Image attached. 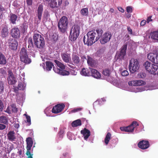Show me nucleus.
Returning <instances> with one entry per match:
<instances>
[{
	"label": "nucleus",
	"mask_w": 158,
	"mask_h": 158,
	"mask_svg": "<svg viewBox=\"0 0 158 158\" xmlns=\"http://www.w3.org/2000/svg\"><path fill=\"white\" fill-rule=\"evenodd\" d=\"M145 82L142 80L133 81H129L128 85L131 86L130 87V91L135 93L141 92L143 91L147 90L144 87H138L137 86H141L145 84Z\"/></svg>",
	"instance_id": "f257e3e1"
},
{
	"label": "nucleus",
	"mask_w": 158,
	"mask_h": 158,
	"mask_svg": "<svg viewBox=\"0 0 158 158\" xmlns=\"http://www.w3.org/2000/svg\"><path fill=\"white\" fill-rule=\"evenodd\" d=\"M97 34L95 31H91L87 33L86 37L84 36L83 39L84 42L87 46H91L97 41L96 39Z\"/></svg>",
	"instance_id": "f03ea898"
},
{
	"label": "nucleus",
	"mask_w": 158,
	"mask_h": 158,
	"mask_svg": "<svg viewBox=\"0 0 158 158\" xmlns=\"http://www.w3.org/2000/svg\"><path fill=\"white\" fill-rule=\"evenodd\" d=\"M34 44L38 48L41 49L45 46V40L43 36L40 35L35 33L33 36Z\"/></svg>",
	"instance_id": "7ed1b4c3"
},
{
	"label": "nucleus",
	"mask_w": 158,
	"mask_h": 158,
	"mask_svg": "<svg viewBox=\"0 0 158 158\" xmlns=\"http://www.w3.org/2000/svg\"><path fill=\"white\" fill-rule=\"evenodd\" d=\"M80 27L78 25H74L71 28L70 32L69 39L71 41L76 40L79 35Z\"/></svg>",
	"instance_id": "20e7f679"
},
{
	"label": "nucleus",
	"mask_w": 158,
	"mask_h": 158,
	"mask_svg": "<svg viewBox=\"0 0 158 158\" xmlns=\"http://www.w3.org/2000/svg\"><path fill=\"white\" fill-rule=\"evenodd\" d=\"M69 21L68 18L64 16L59 20L58 26L60 30L62 32H65L68 26Z\"/></svg>",
	"instance_id": "39448f33"
},
{
	"label": "nucleus",
	"mask_w": 158,
	"mask_h": 158,
	"mask_svg": "<svg viewBox=\"0 0 158 158\" xmlns=\"http://www.w3.org/2000/svg\"><path fill=\"white\" fill-rule=\"evenodd\" d=\"M21 61L26 64H29L31 62V60L28 57L26 49L24 48H22L19 55Z\"/></svg>",
	"instance_id": "423d86ee"
},
{
	"label": "nucleus",
	"mask_w": 158,
	"mask_h": 158,
	"mask_svg": "<svg viewBox=\"0 0 158 158\" xmlns=\"http://www.w3.org/2000/svg\"><path fill=\"white\" fill-rule=\"evenodd\" d=\"M139 64L138 61L136 59L132 58L130 61L129 68L130 72L133 73L139 69Z\"/></svg>",
	"instance_id": "0eeeda50"
},
{
	"label": "nucleus",
	"mask_w": 158,
	"mask_h": 158,
	"mask_svg": "<svg viewBox=\"0 0 158 158\" xmlns=\"http://www.w3.org/2000/svg\"><path fill=\"white\" fill-rule=\"evenodd\" d=\"M139 124L136 122L133 121L130 125L127 127H121L120 129L122 131L132 132L135 128Z\"/></svg>",
	"instance_id": "6e6552de"
},
{
	"label": "nucleus",
	"mask_w": 158,
	"mask_h": 158,
	"mask_svg": "<svg viewBox=\"0 0 158 158\" xmlns=\"http://www.w3.org/2000/svg\"><path fill=\"white\" fill-rule=\"evenodd\" d=\"M112 36L111 33L109 31H107L103 34L100 39V43L102 44H105L108 42L110 40Z\"/></svg>",
	"instance_id": "1a4fd4ad"
},
{
	"label": "nucleus",
	"mask_w": 158,
	"mask_h": 158,
	"mask_svg": "<svg viewBox=\"0 0 158 158\" xmlns=\"http://www.w3.org/2000/svg\"><path fill=\"white\" fill-rule=\"evenodd\" d=\"M127 49V45H124L121 48L119 52L117 53L116 56L117 59L120 60L124 59L126 55V50Z\"/></svg>",
	"instance_id": "9d476101"
},
{
	"label": "nucleus",
	"mask_w": 158,
	"mask_h": 158,
	"mask_svg": "<svg viewBox=\"0 0 158 158\" xmlns=\"http://www.w3.org/2000/svg\"><path fill=\"white\" fill-rule=\"evenodd\" d=\"M8 43L10 48L12 50H15L17 49L18 43L15 38H10L8 40Z\"/></svg>",
	"instance_id": "9b49d317"
},
{
	"label": "nucleus",
	"mask_w": 158,
	"mask_h": 158,
	"mask_svg": "<svg viewBox=\"0 0 158 158\" xmlns=\"http://www.w3.org/2000/svg\"><path fill=\"white\" fill-rule=\"evenodd\" d=\"M10 35L13 38L18 39L20 36V31L18 27H14L11 30Z\"/></svg>",
	"instance_id": "f8f14e48"
},
{
	"label": "nucleus",
	"mask_w": 158,
	"mask_h": 158,
	"mask_svg": "<svg viewBox=\"0 0 158 158\" xmlns=\"http://www.w3.org/2000/svg\"><path fill=\"white\" fill-rule=\"evenodd\" d=\"M7 80L9 83L11 85L14 84L17 82L16 78L14 77L13 73L11 70L8 71Z\"/></svg>",
	"instance_id": "ddd939ff"
},
{
	"label": "nucleus",
	"mask_w": 158,
	"mask_h": 158,
	"mask_svg": "<svg viewBox=\"0 0 158 158\" xmlns=\"http://www.w3.org/2000/svg\"><path fill=\"white\" fill-rule=\"evenodd\" d=\"M148 60L156 64H158V54L151 53L148 55Z\"/></svg>",
	"instance_id": "4468645a"
},
{
	"label": "nucleus",
	"mask_w": 158,
	"mask_h": 158,
	"mask_svg": "<svg viewBox=\"0 0 158 158\" xmlns=\"http://www.w3.org/2000/svg\"><path fill=\"white\" fill-rule=\"evenodd\" d=\"M65 106L64 104H59L54 106L52 111V113L57 114L60 112L64 109Z\"/></svg>",
	"instance_id": "2eb2a0df"
},
{
	"label": "nucleus",
	"mask_w": 158,
	"mask_h": 158,
	"mask_svg": "<svg viewBox=\"0 0 158 158\" xmlns=\"http://www.w3.org/2000/svg\"><path fill=\"white\" fill-rule=\"evenodd\" d=\"M27 143V151L26 153V154L28 155L30 153V150L32 146L33 142L32 140V139L31 137H28L27 138L26 140Z\"/></svg>",
	"instance_id": "dca6fc26"
},
{
	"label": "nucleus",
	"mask_w": 158,
	"mask_h": 158,
	"mask_svg": "<svg viewBox=\"0 0 158 158\" xmlns=\"http://www.w3.org/2000/svg\"><path fill=\"white\" fill-rule=\"evenodd\" d=\"M138 147L143 149H145L148 148L149 146V143L148 141L144 140L140 141L138 144Z\"/></svg>",
	"instance_id": "f3484780"
},
{
	"label": "nucleus",
	"mask_w": 158,
	"mask_h": 158,
	"mask_svg": "<svg viewBox=\"0 0 158 158\" xmlns=\"http://www.w3.org/2000/svg\"><path fill=\"white\" fill-rule=\"evenodd\" d=\"M53 69L55 73L61 75H68L69 74V72L67 71L63 70L55 67L53 68Z\"/></svg>",
	"instance_id": "a211bd4d"
},
{
	"label": "nucleus",
	"mask_w": 158,
	"mask_h": 158,
	"mask_svg": "<svg viewBox=\"0 0 158 158\" xmlns=\"http://www.w3.org/2000/svg\"><path fill=\"white\" fill-rule=\"evenodd\" d=\"M150 73L152 74L156 75L158 74V65L153 64V66H152L149 70L148 71Z\"/></svg>",
	"instance_id": "6ab92c4d"
},
{
	"label": "nucleus",
	"mask_w": 158,
	"mask_h": 158,
	"mask_svg": "<svg viewBox=\"0 0 158 158\" xmlns=\"http://www.w3.org/2000/svg\"><path fill=\"white\" fill-rule=\"evenodd\" d=\"M17 109L15 105L14 104H12L7 108L6 112L9 114H10L12 112L15 113L17 112Z\"/></svg>",
	"instance_id": "aec40b11"
},
{
	"label": "nucleus",
	"mask_w": 158,
	"mask_h": 158,
	"mask_svg": "<svg viewBox=\"0 0 158 158\" xmlns=\"http://www.w3.org/2000/svg\"><path fill=\"white\" fill-rule=\"evenodd\" d=\"M1 33L3 37L5 38L7 36L9 33L8 27L6 25H2Z\"/></svg>",
	"instance_id": "412c9836"
},
{
	"label": "nucleus",
	"mask_w": 158,
	"mask_h": 158,
	"mask_svg": "<svg viewBox=\"0 0 158 158\" xmlns=\"http://www.w3.org/2000/svg\"><path fill=\"white\" fill-rule=\"evenodd\" d=\"M26 86V85L25 84L22 83V82H19L18 87H15L13 89L14 91L16 93H17L18 90H24L25 89Z\"/></svg>",
	"instance_id": "4be33fe9"
},
{
	"label": "nucleus",
	"mask_w": 158,
	"mask_h": 158,
	"mask_svg": "<svg viewBox=\"0 0 158 158\" xmlns=\"http://www.w3.org/2000/svg\"><path fill=\"white\" fill-rule=\"evenodd\" d=\"M90 71L91 73L92 76L97 79L101 77L100 73L97 70L92 68H90Z\"/></svg>",
	"instance_id": "5701e85b"
},
{
	"label": "nucleus",
	"mask_w": 158,
	"mask_h": 158,
	"mask_svg": "<svg viewBox=\"0 0 158 158\" xmlns=\"http://www.w3.org/2000/svg\"><path fill=\"white\" fill-rule=\"evenodd\" d=\"M43 10V6L41 4L40 5L37 10V14L36 15L40 21L41 19Z\"/></svg>",
	"instance_id": "b1692460"
},
{
	"label": "nucleus",
	"mask_w": 158,
	"mask_h": 158,
	"mask_svg": "<svg viewBox=\"0 0 158 158\" xmlns=\"http://www.w3.org/2000/svg\"><path fill=\"white\" fill-rule=\"evenodd\" d=\"M72 58V61L74 64L77 65L80 63V60L78 55L73 54Z\"/></svg>",
	"instance_id": "393cba45"
},
{
	"label": "nucleus",
	"mask_w": 158,
	"mask_h": 158,
	"mask_svg": "<svg viewBox=\"0 0 158 158\" xmlns=\"http://www.w3.org/2000/svg\"><path fill=\"white\" fill-rule=\"evenodd\" d=\"M61 56L63 61L66 63H68L71 60L70 55L67 53H63L61 54Z\"/></svg>",
	"instance_id": "a878e982"
},
{
	"label": "nucleus",
	"mask_w": 158,
	"mask_h": 158,
	"mask_svg": "<svg viewBox=\"0 0 158 158\" xmlns=\"http://www.w3.org/2000/svg\"><path fill=\"white\" fill-rule=\"evenodd\" d=\"M81 132L83 135L85 140H87L90 135V131L85 128L81 130Z\"/></svg>",
	"instance_id": "bb28decb"
},
{
	"label": "nucleus",
	"mask_w": 158,
	"mask_h": 158,
	"mask_svg": "<svg viewBox=\"0 0 158 158\" xmlns=\"http://www.w3.org/2000/svg\"><path fill=\"white\" fill-rule=\"evenodd\" d=\"M8 139L11 141H14L16 139L15 133L14 131H9L7 134Z\"/></svg>",
	"instance_id": "cd10ccee"
},
{
	"label": "nucleus",
	"mask_w": 158,
	"mask_h": 158,
	"mask_svg": "<svg viewBox=\"0 0 158 158\" xmlns=\"http://www.w3.org/2000/svg\"><path fill=\"white\" fill-rule=\"evenodd\" d=\"M90 69L83 68L80 72V73L81 75L84 76H88L90 75Z\"/></svg>",
	"instance_id": "c85d7f7f"
},
{
	"label": "nucleus",
	"mask_w": 158,
	"mask_h": 158,
	"mask_svg": "<svg viewBox=\"0 0 158 158\" xmlns=\"http://www.w3.org/2000/svg\"><path fill=\"white\" fill-rule=\"evenodd\" d=\"M18 16L15 15L11 14L10 15V21L13 24L16 23V21L17 20Z\"/></svg>",
	"instance_id": "c756f323"
},
{
	"label": "nucleus",
	"mask_w": 158,
	"mask_h": 158,
	"mask_svg": "<svg viewBox=\"0 0 158 158\" xmlns=\"http://www.w3.org/2000/svg\"><path fill=\"white\" fill-rule=\"evenodd\" d=\"M54 62L56 64L57 67L61 69L64 70L65 69V66L62 63L56 60H55Z\"/></svg>",
	"instance_id": "7c9ffc66"
},
{
	"label": "nucleus",
	"mask_w": 158,
	"mask_h": 158,
	"mask_svg": "<svg viewBox=\"0 0 158 158\" xmlns=\"http://www.w3.org/2000/svg\"><path fill=\"white\" fill-rule=\"evenodd\" d=\"M6 63V61L5 56L0 52V64L4 65Z\"/></svg>",
	"instance_id": "2f4dec72"
},
{
	"label": "nucleus",
	"mask_w": 158,
	"mask_h": 158,
	"mask_svg": "<svg viewBox=\"0 0 158 158\" xmlns=\"http://www.w3.org/2000/svg\"><path fill=\"white\" fill-rule=\"evenodd\" d=\"M151 38L156 41H158V31L153 32L151 34Z\"/></svg>",
	"instance_id": "473e14b6"
},
{
	"label": "nucleus",
	"mask_w": 158,
	"mask_h": 158,
	"mask_svg": "<svg viewBox=\"0 0 158 158\" xmlns=\"http://www.w3.org/2000/svg\"><path fill=\"white\" fill-rule=\"evenodd\" d=\"M153 64L151 63V62L148 61H146L143 64V66L148 71L149 70L150 68L152 67V66L153 65Z\"/></svg>",
	"instance_id": "72a5a7b5"
},
{
	"label": "nucleus",
	"mask_w": 158,
	"mask_h": 158,
	"mask_svg": "<svg viewBox=\"0 0 158 158\" xmlns=\"http://www.w3.org/2000/svg\"><path fill=\"white\" fill-rule=\"evenodd\" d=\"M96 31L98 34V36L96 37V39L97 40H98L102 35L103 31L101 29H96Z\"/></svg>",
	"instance_id": "f704fd0d"
},
{
	"label": "nucleus",
	"mask_w": 158,
	"mask_h": 158,
	"mask_svg": "<svg viewBox=\"0 0 158 158\" xmlns=\"http://www.w3.org/2000/svg\"><path fill=\"white\" fill-rule=\"evenodd\" d=\"M81 121L80 119H77L73 121L72 123V126L73 127H76L81 125Z\"/></svg>",
	"instance_id": "c9c22d12"
},
{
	"label": "nucleus",
	"mask_w": 158,
	"mask_h": 158,
	"mask_svg": "<svg viewBox=\"0 0 158 158\" xmlns=\"http://www.w3.org/2000/svg\"><path fill=\"white\" fill-rule=\"evenodd\" d=\"M87 60V63L89 66L91 67H93L94 66V60L91 57L88 56Z\"/></svg>",
	"instance_id": "e433bc0d"
},
{
	"label": "nucleus",
	"mask_w": 158,
	"mask_h": 158,
	"mask_svg": "<svg viewBox=\"0 0 158 158\" xmlns=\"http://www.w3.org/2000/svg\"><path fill=\"white\" fill-rule=\"evenodd\" d=\"M111 136V135L110 133H108L107 134L104 140L105 143L106 145H107L108 144L110 139Z\"/></svg>",
	"instance_id": "4c0bfd02"
},
{
	"label": "nucleus",
	"mask_w": 158,
	"mask_h": 158,
	"mask_svg": "<svg viewBox=\"0 0 158 158\" xmlns=\"http://www.w3.org/2000/svg\"><path fill=\"white\" fill-rule=\"evenodd\" d=\"M46 69L48 71H50L52 69L53 64L52 63L49 61H47L46 62Z\"/></svg>",
	"instance_id": "58836bf2"
},
{
	"label": "nucleus",
	"mask_w": 158,
	"mask_h": 158,
	"mask_svg": "<svg viewBox=\"0 0 158 158\" xmlns=\"http://www.w3.org/2000/svg\"><path fill=\"white\" fill-rule=\"evenodd\" d=\"M56 0H51V2L49 3L50 6L52 8H54L57 7V3L56 2Z\"/></svg>",
	"instance_id": "ea45409f"
},
{
	"label": "nucleus",
	"mask_w": 158,
	"mask_h": 158,
	"mask_svg": "<svg viewBox=\"0 0 158 158\" xmlns=\"http://www.w3.org/2000/svg\"><path fill=\"white\" fill-rule=\"evenodd\" d=\"M0 122L5 124H6L8 122V120L7 118L3 116H2L0 117Z\"/></svg>",
	"instance_id": "a19ab883"
},
{
	"label": "nucleus",
	"mask_w": 158,
	"mask_h": 158,
	"mask_svg": "<svg viewBox=\"0 0 158 158\" xmlns=\"http://www.w3.org/2000/svg\"><path fill=\"white\" fill-rule=\"evenodd\" d=\"M81 14L83 15L86 16L88 14V10L87 8H84L81 10Z\"/></svg>",
	"instance_id": "79ce46f5"
},
{
	"label": "nucleus",
	"mask_w": 158,
	"mask_h": 158,
	"mask_svg": "<svg viewBox=\"0 0 158 158\" xmlns=\"http://www.w3.org/2000/svg\"><path fill=\"white\" fill-rule=\"evenodd\" d=\"M6 69L4 67L0 69V74L4 76L6 74Z\"/></svg>",
	"instance_id": "37998d69"
},
{
	"label": "nucleus",
	"mask_w": 158,
	"mask_h": 158,
	"mask_svg": "<svg viewBox=\"0 0 158 158\" xmlns=\"http://www.w3.org/2000/svg\"><path fill=\"white\" fill-rule=\"evenodd\" d=\"M28 42L29 44L28 47L29 48L33 47V44L31 38L30 37L28 38Z\"/></svg>",
	"instance_id": "c03bdc74"
},
{
	"label": "nucleus",
	"mask_w": 158,
	"mask_h": 158,
	"mask_svg": "<svg viewBox=\"0 0 158 158\" xmlns=\"http://www.w3.org/2000/svg\"><path fill=\"white\" fill-rule=\"evenodd\" d=\"M24 115L25 116L27 119V122L28 123V125L31 124V121L30 117L27 115L26 114H24Z\"/></svg>",
	"instance_id": "a18cd8bd"
},
{
	"label": "nucleus",
	"mask_w": 158,
	"mask_h": 158,
	"mask_svg": "<svg viewBox=\"0 0 158 158\" xmlns=\"http://www.w3.org/2000/svg\"><path fill=\"white\" fill-rule=\"evenodd\" d=\"M82 108H74L73 109L71 110V111L70 112L69 114L75 113L76 112L80 111L82 110Z\"/></svg>",
	"instance_id": "49530a36"
},
{
	"label": "nucleus",
	"mask_w": 158,
	"mask_h": 158,
	"mask_svg": "<svg viewBox=\"0 0 158 158\" xmlns=\"http://www.w3.org/2000/svg\"><path fill=\"white\" fill-rule=\"evenodd\" d=\"M110 71L108 69H105L103 71V74L105 76H109L110 74Z\"/></svg>",
	"instance_id": "de8ad7c7"
},
{
	"label": "nucleus",
	"mask_w": 158,
	"mask_h": 158,
	"mask_svg": "<svg viewBox=\"0 0 158 158\" xmlns=\"http://www.w3.org/2000/svg\"><path fill=\"white\" fill-rule=\"evenodd\" d=\"M146 76V74L143 72H141L138 74V77L139 78H143L145 77Z\"/></svg>",
	"instance_id": "09e8293b"
},
{
	"label": "nucleus",
	"mask_w": 158,
	"mask_h": 158,
	"mask_svg": "<svg viewBox=\"0 0 158 158\" xmlns=\"http://www.w3.org/2000/svg\"><path fill=\"white\" fill-rule=\"evenodd\" d=\"M27 28V26L26 24H23L22 27V32L24 33Z\"/></svg>",
	"instance_id": "8fccbe9b"
},
{
	"label": "nucleus",
	"mask_w": 158,
	"mask_h": 158,
	"mask_svg": "<svg viewBox=\"0 0 158 158\" xmlns=\"http://www.w3.org/2000/svg\"><path fill=\"white\" fill-rule=\"evenodd\" d=\"M129 74L128 72L127 71L124 70L121 72V75L123 76H127Z\"/></svg>",
	"instance_id": "3c124183"
},
{
	"label": "nucleus",
	"mask_w": 158,
	"mask_h": 158,
	"mask_svg": "<svg viewBox=\"0 0 158 158\" xmlns=\"http://www.w3.org/2000/svg\"><path fill=\"white\" fill-rule=\"evenodd\" d=\"M4 89V86L3 82L0 81V94L1 93Z\"/></svg>",
	"instance_id": "603ef678"
},
{
	"label": "nucleus",
	"mask_w": 158,
	"mask_h": 158,
	"mask_svg": "<svg viewBox=\"0 0 158 158\" xmlns=\"http://www.w3.org/2000/svg\"><path fill=\"white\" fill-rule=\"evenodd\" d=\"M127 11L128 13H131L132 11V7L131 6H128L126 7Z\"/></svg>",
	"instance_id": "864d4df0"
},
{
	"label": "nucleus",
	"mask_w": 158,
	"mask_h": 158,
	"mask_svg": "<svg viewBox=\"0 0 158 158\" xmlns=\"http://www.w3.org/2000/svg\"><path fill=\"white\" fill-rule=\"evenodd\" d=\"M152 16H150L148 17L147 20V23H149L150 22H151L152 21Z\"/></svg>",
	"instance_id": "5fc2aeb1"
},
{
	"label": "nucleus",
	"mask_w": 158,
	"mask_h": 158,
	"mask_svg": "<svg viewBox=\"0 0 158 158\" xmlns=\"http://www.w3.org/2000/svg\"><path fill=\"white\" fill-rule=\"evenodd\" d=\"M26 2L27 4L28 5L30 6L32 4V0H26Z\"/></svg>",
	"instance_id": "6e6d98bb"
},
{
	"label": "nucleus",
	"mask_w": 158,
	"mask_h": 158,
	"mask_svg": "<svg viewBox=\"0 0 158 158\" xmlns=\"http://www.w3.org/2000/svg\"><path fill=\"white\" fill-rule=\"evenodd\" d=\"M6 127V126L5 125L0 124V130H2L5 128Z\"/></svg>",
	"instance_id": "4d7b16f0"
},
{
	"label": "nucleus",
	"mask_w": 158,
	"mask_h": 158,
	"mask_svg": "<svg viewBox=\"0 0 158 158\" xmlns=\"http://www.w3.org/2000/svg\"><path fill=\"white\" fill-rule=\"evenodd\" d=\"M146 22L147 21L145 20H142L140 23V25L141 26H144Z\"/></svg>",
	"instance_id": "13d9d810"
},
{
	"label": "nucleus",
	"mask_w": 158,
	"mask_h": 158,
	"mask_svg": "<svg viewBox=\"0 0 158 158\" xmlns=\"http://www.w3.org/2000/svg\"><path fill=\"white\" fill-rule=\"evenodd\" d=\"M127 31L131 34H132V30L130 27H127Z\"/></svg>",
	"instance_id": "bf43d9fd"
},
{
	"label": "nucleus",
	"mask_w": 158,
	"mask_h": 158,
	"mask_svg": "<svg viewBox=\"0 0 158 158\" xmlns=\"http://www.w3.org/2000/svg\"><path fill=\"white\" fill-rule=\"evenodd\" d=\"M118 10L121 12L123 13L124 12V10L121 7H119L118 8Z\"/></svg>",
	"instance_id": "052dcab7"
},
{
	"label": "nucleus",
	"mask_w": 158,
	"mask_h": 158,
	"mask_svg": "<svg viewBox=\"0 0 158 158\" xmlns=\"http://www.w3.org/2000/svg\"><path fill=\"white\" fill-rule=\"evenodd\" d=\"M81 57L82 61H84L85 60H87L85 56H81Z\"/></svg>",
	"instance_id": "680f3d73"
},
{
	"label": "nucleus",
	"mask_w": 158,
	"mask_h": 158,
	"mask_svg": "<svg viewBox=\"0 0 158 158\" xmlns=\"http://www.w3.org/2000/svg\"><path fill=\"white\" fill-rule=\"evenodd\" d=\"M71 73L72 75H76L77 73V72H76L73 70H72L71 72Z\"/></svg>",
	"instance_id": "e2e57ef3"
},
{
	"label": "nucleus",
	"mask_w": 158,
	"mask_h": 158,
	"mask_svg": "<svg viewBox=\"0 0 158 158\" xmlns=\"http://www.w3.org/2000/svg\"><path fill=\"white\" fill-rule=\"evenodd\" d=\"M54 36V37L53 38V40L54 41H56L57 40L58 37L56 35H53V37Z\"/></svg>",
	"instance_id": "0e129e2a"
},
{
	"label": "nucleus",
	"mask_w": 158,
	"mask_h": 158,
	"mask_svg": "<svg viewBox=\"0 0 158 158\" xmlns=\"http://www.w3.org/2000/svg\"><path fill=\"white\" fill-rule=\"evenodd\" d=\"M3 107V104L2 102V101L0 100V110H1V109Z\"/></svg>",
	"instance_id": "69168bd1"
},
{
	"label": "nucleus",
	"mask_w": 158,
	"mask_h": 158,
	"mask_svg": "<svg viewBox=\"0 0 158 158\" xmlns=\"http://www.w3.org/2000/svg\"><path fill=\"white\" fill-rule=\"evenodd\" d=\"M4 10V9L3 8L2 6L0 4V12H2L3 10Z\"/></svg>",
	"instance_id": "338daca9"
},
{
	"label": "nucleus",
	"mask_w": 158,
	"mask_h": 158,
	"mask_svg": "<svg viewBox=\"0 0 158 158\" xmlns=\"http://www.w3.org/2000/svg\"><path fill=\"white\" fill-rule=\"evenodd\" d=\"M32 154H31L30 153V154H29L28 155H27L28 156V158H33L32 157Z\"/></svg>",
	"instance_id": "774afa93"
}]
</instances>
